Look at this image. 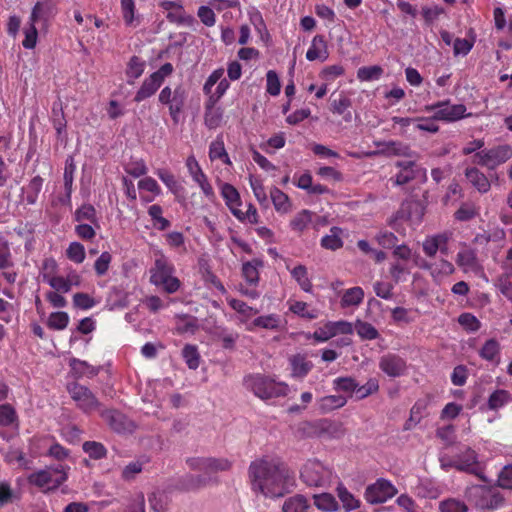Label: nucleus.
Masks as SVG:
<instances>
[{"instance_id":"nucleus-1","label":"nucleus","mask_w":512,"mask_h":512,"mask_svg":"<svg viewBox=\"0 0 512 512\" xmlns=\"http://www.w3.org/2000/svg\"><path fill=\"white\" fill-rule=\"evenodd\" d=\"M251 490L266 498L283 497L296 488L295 475L281 460L262 457L248 467Z\"/></svg>"},{"instance_id":"nucleus-2","label":"nucleus","mask_w":512,"mask_h":512,"mask_svg":"<svg viewBox=\"0 0 512 512\" xmlns=\"http://www.w3.org/2000/svg\"><path fill=\"white\" fill-rule=\"evenodd\" d=\"M186 464L190 470L203 471V474L187 473L173 481L169 489L181 492L199 491L209 485H217L219 479L214 474L218 472L229 471L232 468V462L226 458L215 457H189Z\"/></svg>"},{"instance_id":"nucleus-3","label":"nucleus","mask_w":512,"mask_h":512,"mask_svg":"<svg viewBox=\"0 0 512 512\" xmlns=\"http://www.w3.org/2000/svg\"><path fill=\"white\" fill-rule=\"evenodd\" d=\"M245 388L262 400H271L286 397L289 393V385L278 381L275 376L262 373L249 374L244 377Z\"/></svg>"},{"instance_id":"nucleus-4","label":"nucleus","mask_w":512,"mask_h":512,"mask_svg":"<svg viewBox=\"0 0 512 512\" xmlns=\"http://www.w3.org/2000/svg\"><path fill=\"white\" fill-rule=\"evenodd\" d=\"M150 282L161 287L166 293L173 294L181 287V281L174 276L175 267L162 253L155 258L154 265L150 268Z\"/></svg>"},{"instance_id":"nucleus-5","label":"nucleus","mask_w":512,"mask_h":512,"mask_svg":"<svg viewBox=\"0 0 512 512\" xmlns=\"http://www.w3.org/2000/svg\"><path fill=\"white\" fill-rule=\"evenodd\" d=\"M298 432L305 437H334L338 438L344 433L342 423L332 418H312L301 421Z\"/></svg>"},{"instance_id":"nucleus-6","label":"nucleus","mask_w":512,"mask_h":512,"mask_svg":"<svg viewBox=\"0 0 512 512\" xmlns=\"http://www.w3.org/2000/svg\"><path fill=\"white\" fill-rule=\"evenodd\" d=\"M67 469L69 468L62 464L49 466L31 473L27 477V481L30 485L40 489H57L67 480Z\"/></svg>"},{"instance_id":"nucleus-7","label":"nucleus","mask_w":512,"mask_h":512,"mask_svg":"<svg viewBox=\"0 0 512 512\" xmlns=\"http://www.w3.org/2000/svg\"><path fill=\"white\" fill-rule=\"evenodd\" d=\"M426 112H434L433 119L445 123H453L469 118L472 113L467 112L464 104H452L450 99L437 101L424 107Z\"/></svg>"},{"instance_id":"nucleus-8","label":"nucleus","mask_w":512,"mask_h":512,"mask_svg":"<svg viewBox=\"0 0 512 512\" xmlns=\"http://www.w3.org/2000/svg\"><path fill=\"white\" fill-rule=\"evenodd\" d=\"M512 157V148L508 144L498 145L474 153L472 163L494 170Z\"/></svg>"},{"instance_id":"nucleus-9","label":"nucleus","mask_w":512,"mask_h":512,"mask_svg":"<svg viewBox=\"0 0 512 512\" xmlns=\"http://www.w3.org/2000/svg\"><path fill=\"white\" fill-rule=\"evenodd\" d=\"M300 478L309 487H325L331 482L332 471L318 460H308L300 470Z\"/></svg>"},{"instance_id":"nucleus-10","label":"nucleus","mask_w":512,"mask_h":512,"mask_svg":"<svg viewBox=\"0 0 512 512\" xmlns=\"http://www.w3.org/2000/svg\"><path fill=\"white\" fill-rule=\"evenodd\" d=\"M174 71L173 65L169 62L163 64L157 71L145 78L142 85L135 94L134 101L140 103L151 97L162 86L165 79Z\"/></svg>"},{"instance_id":"nucleus-11","label":"nucleus","mask_w":512,"mask_h":512,"mask_svg":"<svg viewBox=\"0 0 512 512\" xmlns=\"http://www.w3.org/2000/svg\"><path fill=\"white\" fill-rule=\"evenodd\" d=\"M186 97V92L180 85L174 90L169 86H165L159 93V102L168 106L169 114L175 123L179 121L180 114L185 106Z\"/></svg>"},{"instance_id":"nucleus-12","label":"nucleus","mask_w":512,"mask_h":512,"mask_svg":"<svg viewBox=\"0 0 512 512\" xmlns=\"http://www.w3.org/2000/svg\"><path fill=\"white\" fill-rule=\"evenodd\" d=\"M455 449L454 454L457 458V470L473 474L483 482H487L477 460L476 452L466 445H458Z\"/></svg>"},{"instance_id":"nucleus-13","label":"nucleus","mask_w":512,"mask_h":512,"mask_svg":"<svg viewBox=\"0 0 512 512\" xmlns=\"http://www.w3.org/2000/svg\"><path fill=\"white\" fill-rule=\"evenodd\" d=\"M67 389L71 398L84 413L98 411V399L88 387L73 382L68 384Z\"/></svg>"},{"instance_id":"nucleus-14","label":"nucleus","mask_w":512,"mask_h":512,"mask_svg":"<svg viewBox=\"0 0 512 512\" xmlns=\"http://www.w3.org/2000/svg\"><path fill=\"white\" fill-rule=\"evenodd\" d=\"M397 494L396 487L384 478L368 485L365 489V500L370 504H381L393 498Z\"/></svg>"},{"instance_id":"nucleus-15","label":"nucleus","mask_w":512,"mask_h":512,"mask_svg":"<svg viewBox=\"0 0 512 512\" xmlns=\"http://www.w3.org/2000/svg\"><path fill=\"white\" fill-rule=\"evenodd\" d=\"M287 361L290 377L295 380H303L314 368L308 353L298 352L291 354L288 356Z\"/></svg>"},{"instance_id":"nucleus-16","label":"nucleus","mask_w":512,"mask_h":512,"mask_svg":"<svg viewBox=\"0 0 512 512\" xmlns=\"http://www.w3.org/2000/svg\"><path fill=\"white\" fill-rule=\"evenodd\" d=\"M379 369L388 377L397 378L405 374L406 360L396 353H386L379 358Z\"/></svg>"},{"instance_id":"nucleus-17","label":"nucleus","mask_w":512,"mask_h":512,"mask_svg":"<svg viewBox=\"0 0 512 512\" xmlns=\"http://www.w3.org/2000/svg\"><path fill=\"white\" fill-rule=\"evenodd\" d=\"M460 247L455 259L456 264L466 273L476 272L480 268L476 249L466 243H461Z\"/></svg>"},{"instance_id":"nucleus-18","label":"nucleus","mask_w":512,"mask_h":512,"mask_svg":"<svg viewBox=\"0 0 512 512\" xmlns=\"http://www.w3.org/2000/svg\"><path fill=\"white\" fill-rule=\"evenodd\" d=\"M221 195L233 216L239 221H244L245 214L240 209L242 202L238 190L233 185L224 183L221 187Z\"/></svg>"},{"instance_id":"nucleus-19","label":"nucleus","mask_w":512,"mask_h":512,"mask_svg":"<svg viewBox=\"0 0 512 512\" xmlns=\"http://www.w3.org/2000/svg\"><path fill=\"white\" fill-rule=\"evenodd\" d=\"M310 499L303 494H294L286 498L282 504V512H313Z\"/></svg>"},{"instance_id":"nucleus-20","label":"nucleus","mask_w":512,"mask_h":512,"mask_svg":"<svg viewBox=\"0 0 512 512\" xmlns=\"http://www.w3.org/2000/svg\"><path fill=\"white\" fill-rule=\"evenodd\" d=\"M464 175L468 182L480 193L485 194L491 189V183L488 177L477 167H467Z\"/></svg>"},{"instance_id":"nucleus-21","label":"nucleus","mask_w":512,"mask_h":512,"mask_svg":"<svg viewBox=\"0 0 512 512\" xmlns=\"http://www.w3.org/2000/svg\"><path fill=\"white\" fill-rule=\"evenodd\" d=\"M420 267L422 269L428 270L430 272V275L435 280H439L445 276H449L454 273L455 268L454 265L445 259H440L439 261L435 262H427L424 261Z\"/></svg>"},{"instance_id":"nucleus-22","label":"nucleus","mask_w":512,"mask_h":512,"mask_svg":"<svg viewBox=\"0 0 512 512\" xmlns=\"http://www.w3.org/2000/svg\"><path fill=\"white\" fill-rule=\"evenodd\" d=\"M396 167L399 172L394 177L396 185H404L415 179L416 177V164L412 160H401L396 162Z\"/></svg>"},{"instance_id":"nucleus-23","label":"nucleus","mask_w":512,"mask_h":512,"mask_svg":"<svg viewBox=\"0 0 512 512\" xmlns=\"http://www.w3.org/2000/svg\"><path fill=\"white\" fill-rule=\"evenodd\" d=\"M69 366L71 368V372L76 379H80L83 377L93 378L98 375L100 368L95 367L89 364L86 361L80 360L78 358H71L69 360Z\"/></svg>"},{"instance_id":"nucleus-24","label":"nucleus","mask_w":512,"mask_h":512,"mask_svg":"<svg viewBox=\"0 0 512 512\" xmlns=\"http://www.w3.org/2000/svg\"><path fill=\"white\" fill-rule=\"evenodd\" d=\"M329 56L327 43L322 35H316L312 39L311 45L306 52V58L309 61H325Z\"/></svg>"},{"instance_id":"nucleus-25","label":"nucleus","mask_w":512,"mask_h":512,"mask_svg":"<svg viewBox=\"0 0 512 512\" xmlns=\"http://www.w3.org/2000/svg\"><path fill=\"white\" fill-rule=\"evenodd\" d=\"M150 463V458L146 455H142L128 463L121 472V478L124 481H132L135 477L140 474L144 467Z\"/></svg>"},{"instance_id":"nucleus-26","label":"nucleus","mask_w":512,"mask_h":512,"mask_svg":"<svg viewBox=\"0 0 512 512\" xmlns=\"http://www.w3.org/2000/svg\"><path fill=\"white\" fill-rule=\"evenodd\" d=\"M343 230L340 227L333 226L330 228V234L321 238V247L327 250L336 251L343 247L342 240Z\"/></svg>"},{"instance_id":"nucleus-27","label":"nucleus","mask_w":512,"mask_h":512,"mask_svg":"<svg viewBox=\"0 0 512 512\" xmlns=\"http://www.w3.org/2000/svg\"><path fill=\"white\" fill-rule=\"evenodd\" d=\"M313 501L314 506L322 512H335L339 510L338 502L330 493L314 494Z\"/></svg>"},{"instance_id":"nucleus-28","label":"nucleus","mask_w":512,"mask_h":512,"mask_svg":"<svg viewBox=\"0 0 512 512\" xmlns=\"http://www.w3.org/2000/svg\"><path fill=\"white\" fill-rule=\"evenodd\" d=\"M44 179L37 175L33 177L28 185L23 188L24 200L28 205H33L37 202L38 196L42 190Z\"/></svg>"},{"instance_id":"nucleus-29","label":"nucleus","mask_w":512,"mask_h":512,"mask_svg":"<svg viewBox=\"0 0 512 512\" xmlns=\"http://www.w3.org/2000/svg\"><path fill=\"white\" fill-rule=\"evenodd\" d=\"M145 67H146V62L142 58L135 56V55L132 56L127 63V67H126V71H125L126 76L128 78L127 82L129 84H133L134 80H136L142 76V74L144 73Z\"/></svg>"},{"instance_id":"nucleus-30","label":"nucleus","mask_w":512,"mask_h":512,"mask_svg":"<svg viewBox=\"0 0 512 512\" xmlns=\"http://www.w3.org/2000/svg\"><path fill=\"white\" fill-rule=\"evenodd\" d=\"M109 427L120 435L132 434L138 425L131 418H108Z\"/></svg>"},{"instance_id":"nucleus-31","label":"nucleus","mask_w":512,"mask_h":512,"mask_svg":"<svg viewBox=\"0 0 512 512\" xmlns=\"http://www.w3.org/2000/svg\"><path fill=\"white\" fill-rule=\"evenodd\" d=\"M74 220L77 222L89 221L95 227H100L96 209L91 204H83L77 208L74 213Z\"/></svg>"},{"instance_id":"nucleus-32","label":"nucleus","mask_w":512,"mask_h":512,"mask_svg":"<svg viewBox=\"0 0 512 512\" xmlns=\"http://www.w3.org/2000/svg\"><path fill=\"white\" fill-rule=\"evenodd\" d=\"M314 213L310 210L303 209L298 212L290 221V227L293 231L302 233L313 222Z\"/></svg>"},{"instance_id":"nucleus-33","label":"nucleus","mask_w":512,"mask_h":512,"mask_svg":"<svg viewBox=\"0 0 512 512\" xmlns=\"http://www.w3.org/2000/svg\"><path fill=\"white\" fill-rule=\"evenodd\" d=\"M270 197L274 208L279 213H287L291 209V202L287 194L277 187L270 190Z\"/></svg>"},{"instance_id":"nucleus-34","label":"nucleus","mask_w":512,"mask_h":512,"mask_svg":"<svg viewBox=\"0 0 512 512\" xmlns=\"http://www.w3.org/2000/svg\"><path fill=\"white\" fill-rule=\"evenodd\" d=\"M364 299V291L361 287L355 286L344 291L341 298V307L358 306Z\"/></svg>"},{"instance_id":"nucleus-35","label":"nucleus","mask_w":512,"mask_h":512,"mask_svg":"<svg viewBox=\"0 0 512 512\" xmlns=\"http://www.w3.org/2000/svg\"><path fill=\"white\" fill-rule=\"evenodd\" d=\"M500 345L497 340H487L479 351L482 359L490 362L499 363Z\"/></svg>"},{"instance_id":"nucleus-36","label":"nucleus","mask_w":512,"mask_h":512,"mask_svg":"<svg viewBox=\"0 0 512 512\" xmlns=\"http://www.w3.org/2000/svg\"><path fill=\"white\" fill-rule=\"evenodd\" d=\"M336 493L339 500L342 503L343 508L349 512L359 508L360 501L355 498V496L348 491V489L343 485L339 484L336 488Z\"/></svg>"},{"instance_id":"nucleus-37","label":"nucleus","mask_w":512,"mask_h":512,"mask_svg":"<svg viewBox=\"0 0 512 512\" xmlns=\"http://www.w3.org/2000/svg\"><path fill=\"white\" fill-rule=\"evenodd\" d=\"M346 403L347 399L342 395H329L322 397L318 405L322 413H329L334 409L343 407Z\"/></svg>"},{"instance_id":"nucleus-38","label":"nucleus","mask_w":512,"mask_h":512,"mask_svg":"<svg viewBox=\"0 0 512 512\" xmlns=\"http://www.w3.org/2000/svg\"><path fill=\"white\" fill-rule=\"evenodd\" d=\"M160 6L168 11L167 19L170 22L183 23L184 21V8L181 4L174 1H163Z\"/></svg>"},{"instance_id":"nucleus-39","label":"nucleus","mask_w":512,"mask_h":512,"mask_svg":"<svg viewBox=\"0 0 512 512\" xmlns=\"http://www.w3.org/2000/svg\"><path fill=\"white\" fill-rule=\"evenodd\" d=\"M291 276L305 292H312V282L308 277L307 268L304 265H297L291 270Z\"/></svg>"},{"instance_id":"nucleus-40","label":"nucleus","mask_w":512,"mask_h":512,"mask_svg":"<svg viewBox=\"0 0 512 512\" xmlns=\"http://www.w3.org/2000/svg\"><path fill=\"white\" fill-rule=\"evenodd\" d=\"M262 265V262L258 259L247 261L242 265V275L244 279L251 285H256L259 281L258 267Z\"/></svg>"},{"instance_id":"nucleus-41","label":"nucleus","mask_w":512,"mask_h":512,"mask_svg":"<svg viewBox=\"0 0 512 512\" xmlns=\"http://www.w3.org/2000/svg\"><path fill=\"white\" fill-rule=\"evenodd\" d=\"M252 326L267 330H279L281 326V318L278 314L259 316L253 320Z\"/></svg>"},{"instance_id":"nucleus-42","label":"nucleus","mask_w":512,"mask_h":512,"mask_svg":"<svg viewBox=\"0 0 512 512\" xmlns=\"http://www.w3.org/2000/svg\"><path fill=\"white\" fill-rule=\"evenodd\" d=\"M75 170H76V165L74 162V158H73V156H68L65 161V168H64V174H63L64 188H65L66 197L68 198V200H70V198H71Z\"/></svg>"},{"instance_id":"nucleus-43","label":"nucleus","mask_w":512,"mask_h":512,"mask_svg":"<svg viewBox=\"0 0 512 512\" xmlns=\"http://www.w3.org/2000/svg\"><path fill=\"white\" fill-rule=\"evenodd\" d=\"M205 125L209 129H215L220 126L222 121V112L220 109L214 108V104L211 102H207L205 107V115H204Z\"/></svg>"},{"instance_id":"nucleus-44","label":"nucleus","mask_w":512,"mask_h":512,"mask_svg":"<svg viewBox=\"0 0 512 512\" xmlns=\"http://www.w3.org/2000/svg\"><path fill=\"white\" fill-rule=\"evenodd\" d=\"M155 174L174 195H178L180 190L183 189L181 184L168 169H158Z\"/></svg>"},{"instance_id":"nucleus-45","label":"nucleus","mask_w":512,"mask_h":512,"mask_svg":"<svg viewBox=\"0 0 512 512\" xmlns=\"http://www.w3.org/2000/svg\"><path fill=\"white\" fill-rule=\"evenodd\" d=\"M511 401V395L507 390L498 389L489 396L488 406L491 410H497Z\"/></svg>"},{"instance_id":"nucleus-46","label":"nucleus","mask_w":512,"mask_h":512,"mask_svg":"<svg viewBox=\"0 0 512 512\" xmlns=\"http://www.w3.org/2000/svg\"><path fill=\"white\" fill-rule=\"evenodd\" d=\"M445 241V233L427 237L423 244V252L428 257H434L440 248V244Z\"/></svg>"},{"instance_id":"nucleus-47","label":"nucleus","mask_w":512,"mask_h":512,"mask_svg":"<svg viewBox=\"0 0 512 512\" xmlns=\"http://www.w3.org/2000/svg\"><path fill=\"white\" fill-rule=\"evenodd\" d=\"M289 310L295 315L309 320L315 319L318 316L317 310L310 309L308 304L303 301L290 302Z\"/></svg>"},{"instance_id":"nucleus-48","label":"nucleus","mask_w":512,"mask_h":512,"mask_svg":"<svg viewBox=\"0 0 512 512\" xmlns=\"http://www.w3.org/2000/svg\"><path fill=\"white\" fill-rule=\"evenodd\" d=\"M148 501L154 512H166L169 505V498L165 492L155 491L149 495Z\"/></svg>"},{"instance_id":"nucleus-49","label":"nucleus","mask_w":512,"mask_h":512,"mask_svg":"<svg viewBox=\"0 0 512 512\" xmlns=\"http://www.w3.org/2000/svg\"><path fill=\"white\" fill-rule=\"evenodd\" d=\"M209 157L211 160L221 159L225 164H230L229 156L225 150L222 138L217 137L209 146Z\"/></svg>"},{"instance_id":"nucleus-50","label":"nucleus","mask_w":512,"mask_h":512,"mask_svg":"<svg viewBox=\"0 0 512 512\" xmlns=\"http://www.w3.org/2000/svg\"><path fill=\"white\" fill-rule=\"evenodd\" d=\"M69 315L64 311L52 312L47 320V326L51 330H64L69 324Z\"/></svg>"},{"instance_id":"nucleus-51","label":"nucleus","mask_w":512,"mask_h":512,"mask_svg":"<svg viewBox=\"0 0 512 512\" xmlns=\"http://www.w3.org/2000/svg\"><path fill=\"white\" fill-rule=\"evenodd\" d=\"M353 328L362 340H374L379 337L378 330L368 322L357 320Z\"/></svg>"},{"instance_id":"nucleus-52","label":"nucleus","mask_w":512,"mask_h":512,"mask_svg":"<svg viewBox=\"0 0 512 512\" xmlns=\"http://www.w3.org/2000/svg\"><path fill=\"white\" fill-rule=\"evenodd\" d=\"M383 74V68L378 65L363 66L357 70V78L360 81L378 80Z\"/></svg>"},{"instance_id":"nucleus-53","label":"nucleus","mask_w":512,"mask_h":512,"mask_svg":"<svg viewBox=\"0 0 512 512\" xmlns=\"http://www.w3.org/2000/svg\"><path fill=\"white\" fill-rule=\"evenodd\" d=\"M182 356L190 369H197L200 365V355L195 345L187 344L182 350Z\"/></svg>"},{"instance_id":"nucleus-54","label":"nucleus","mask_w":512,"mask_h":512,"mask_svg":"<svg viewBox=\"0 0 512 512\" xmlns=\"http://www.w3.org/2000/svg\"><path fill=\"white\" fill-rule=\"evenodd\" d=\"M58 271V264L56 260L53 257L45 258L42 261L41 267H40V276L42 278V281L46 283L51 278L57 275Z\"/></svg>"},{"instance_id":"nucleus-55","label":"nucleus","mask_w":512,"mask_h":512,"mask_svg":"<svg viewBox=\"0 0 512 512\" xmlns=\"http://www.w3.org/2000/svg\"><path fill=\"white\" fill-rule=\"evenodd\" d=\"M85 453L89 455L90 458L98 460L106 456L107 450L103 446V444L96 441H86L82 446Z\"/></svg>"},{"instance_id":"nucleus-56","label":"nucleus","mask_w":512,"mask_h":512,"mask_svg":"<svg viewBox=\"0 0 512 512\" xmlns=\"http://www.w3.org/2000/svg\"><path fill=\"white\" fill-rule=\"evenodd\" d=\"M186 167L194 182L199 183L200 181L207 178L194 155L187 157Z\"/></svg>"},{"instance_id":"nucleus-57","label":"nucleus","mask_w":512,"mask_h":512,"mask_svg":"<svg viewBox=\"0 0 512 512\" xmlns=\"http://www.w3.org/2000/svg\"><path fill=\"white\" fill-rule=\"evenodd\" d=\"M379 390V381L376 378H370L364 385H359L355 391L356 399H364Z\"/></svg>"},{"instance_id":"nucleus-58","label":"nucleus","mask_w":512,"mask_h":512,"mask_svg":"<svg viewBox=\"0 0 512 512\" xmlns=\"http://www.w3.org/2000/svg\"><path fill=\"white\" fill-rule=\"evenodd\" d=\"M326 326L328 328V333H331V338L337 334H352L354 331L353 325L350 322L343 320L327 322Z\"/></svg>"},{"instance_id":"nucleus-59","label":"nucleus","mask_w":512,"mask_h":512,"mask_svg":"<svg viewBox=\"0 0 512 512\" xmlns=\"http://www.w3.org/2000/svg\"><path fill=\"white\" fill-rule=\"evenodd\" d=\"M478 215V210L475 205L470 203H463L454 213V218L457 221L465 222L475 218Z\"/></svg>"},{"instance_id":"nucleus-60","label":"nucleus","mask_w":512,"mask_h":512,"mask_svg":"<svg viewBox=\"0 0 512 512\" xmlns=\"http://www.w3.org/2000/svg\"><path fill=\"white\" fill-rule=\"evenodd\" d=\"M334 389L355 395L358 382L352 377H338L333 380Z\"/></svg>"},{"instance_id":"nucleus-61","label":"nucleus","mask_w":512,"mask_h":512,"mask_svg":"<svg viewBox=\"0 0 512 512\" xmlns=\"http://www.w3.org/2000/svg\"><path fill=\"white\" fill-rule=\"evenodd\" d=\"M441 512H468L467 505L458 499L448 498L439 503Z\"/></svg>"},{"instance_id":"nucleus-62","label":"nucleus","mask_w":512,"mask_h":512,"mask_svg":"<svg viewBox=\"0 0 512 512\" xmlns=\"http://www.w3.org/2000/svg\"><path fill=\"white\" fill-rule=\"evenodd\" d=\"M66 256L69 260L80 264L85 260V248L79 242H72L66 250Z\"/></svg>"},{"instance_id":"nucleus-63","label":"nucleus","mask_w":512,"mask_h":512,"mask_svg":"<svg viewBox=\"0 0 512 512\" xmlns=\"http://www.w3.org/2000/svg\"><path fill=\"white\" fill-rule=\"evenodd\" d=\"M375 240L381 247L385 249L394 248L398 243L397 236L394 233L387 230L379 231L375 236Z\"/></svg>"},{"instance_id":"nucleus-64","label":"nucleus","mask_w":512,"mask_h":512,"mask_svg":"<svg viewBox=\"0 0 512 512\" xmlns=\"http://www.w3.org/2000/svg\"><path fill=\"white\" fill-rule=\"evenodd\" d=\"M498 486L512 490V463L505 465L498 474Z\"/></svg>"}]
</instances>
